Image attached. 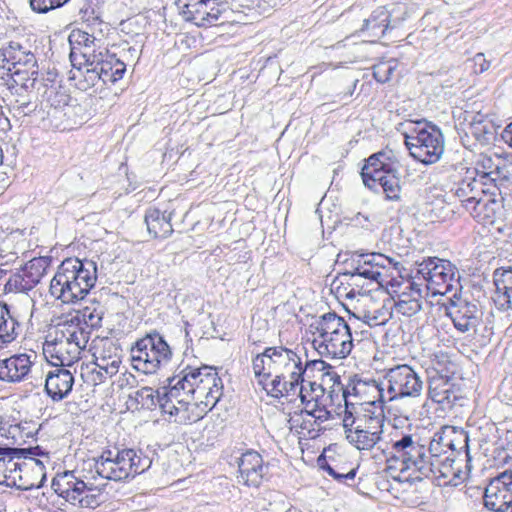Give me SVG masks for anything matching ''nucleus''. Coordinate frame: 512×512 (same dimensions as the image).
Returning a JSON list of instances; mask_svg holds the SVG:
<instances>
[{
	"instance_id": "obj_59",
	"label": "nucleus",
	"mask_w": 512,
	"mask_h": 512,
	"mask_svg": "<svg viewBox=\"0 0 512 512\" xmlns=\"http://www.w3.org/2000/svg\"><path fill=\"white\" fill-rule=\"evenodd\" d=\"M332 368L331 365L322 359L307 360L305 365L301 363V370L304 371V377H309V373L313 371L322 372V374Z\"/></svg>"
},
{
	"instance_id": "obj_63",
	"label": "nucleus",
	"mask_w": 512,
	"mask_h": 512,
	"mask_svg": "<svg viewBox=\"0 0 512 512\" xmlns=\"http://www.w3.org/2000/svg\"><path fill=\"white\" fill-rule=\"evenodd\" d=\"M322 468L335 480L343 483L354 480L356 476V469H350L347 472H339L330 465H326L325 467Z\"/></svg>"
},
{
	"instance_id": "obj_56",
	"label": "nucleus",
	"mask_w": 512,
	"mask_h": 512,
	"mask_svg": "<svg viewBox=\"0 0 512 512\" xmlns=\"http://www.w3.org/2000/svg\"><path fill=\"white\" fill-rule=\"evenodd\" d=\"M460 205L473 217H479L481 214V210L483 207L487 205L483 199L476 198L475 195L469 196V198H465L461 200Z\"/></svg>"
},
{
	"instance_id": "obj_39",
	"label": "nucleus",
	"mask_w": 512,
	"mask_h": 512,
	"mask_svg": "<svg viewBox=\"0 0 512 512\" xmlns=\"http://www.w3.org/2000/svg\"><path fill=\"white\" fill-rule=\"evenodd\" d=\"M471 467V456L467 448L460 452L459 459L450 456V470L453 474L450 479V485L458 486L466 482L469 478Z\"/></svg>"
},
{
	"instance_id": "obj_35",
	"label": "nucleus",
	"mask_w": 512,
	"mask_h": 512,
	"mask_svg": "<svg viewBox=\"0 0 512 512\" xmlns=\"http://www.w3.org/2000/svg\"><path fill=\"white\" fill-rule=\"evenodd\" d=\"M8 70L11 71L12 78V86L13 89L24 90L28 92L29 90H33L35 85L38 82V66L37 63L35 66L31 67H17L16 69H11L8 67Z\"/></svg>"
},
{
	"instance_id": "obj_57",
	"label": "nucleus",
	"mask_w": 512,
	"mask_h": 512,
	"mask_svg": "<svg viewBox=\"0 0 512 512\" xmlns=\"http://www.w3.org/2000/svg\"><path fill=\"white\" fill-rule=\"evenodd\" d=\"M365 264H368L371 267L378 268H386L387 266L392 264V259L381 254V253H370L362 256Z\"/></svg>"
},
{
	"instance_id": "obj_40",
	"label": "nucleus",
	"mask_w": 512,
	"mask_h": 512,
	"mask_svg": "<svg viewBox=\"0 0 512 512\" xmlns=\"http://www.w3.org/2000/svg\"><path fill=\"white\" fill-rule=\"evenodd\" d=\"M384 426V415L380 409L378 412L366 410L365 413L358 415L357 429H363L367 432L382 435Z\"/></svg>"
},
{
	"instance_id": "obj_19",
	"label": "nucleus",
	"mask_w": 512,
	"mask_h": 512,
	"mask_svg": "<svg viewBox=\"0 0 512 512\" xmlns=\"http://www.w3.org/2000/svg\"><path fill=\"white\" fill-rule=\"evenodd\" d=\"M238 467L239 482L249 487H259L268 472V466L264 465L262 456L255 451L242 454Z\"/></svg>"
},
{
	"instance_id": "obj_21",
	"label": "nucleus",
	"mask_w": 512,
	"mask_h": 512,
	"mask_svg": "<svg viewBox=\"0 0 512 512\" xmlns=\"http://www.w3.org/2000/svg\"><path fill=\"white\" fill-rule=\"evenodd\" d=\"M492 301L501 311L512 310V268H498L493 273Z\"/></svg>"
},
{
	"instance_id": "obj_58",
	"label": "nucleus",
	"mask_w": 512,
	"mask_h": 512,
	"mask_svg": "<svg viewBox=\"0 0 512 512\" xmlns=\"http://www.w3.org/2000/svg\"><path fill=\"white\" fill-rule=\"evenodd\" d=\"M222 10L220 9L219 4L216 0H212V3H209V8L206 10V14L204 16L205 20L202 22V27L217 25L218 20L221 17Z\"/></svg>"
},
{
	"instance_id": "obj_14",
	"label": "nucleus",
	"mask_w": 512,
	"mask_h": 512,
	"mask_svg": "<svg viewBox=\"0 0 512 512\" xmlns=\"http://www.w3.org/2000/svg\"><path fill=\"white\" fill-rule=\"evenodd\" d=\"M454 269L456 268L450 265V293L454 291L450 297V320L457 331L465 333L474 330L476 327L477 307L467 299H462V286L459 283L460 276L457 272V278L455 279Z\"/></svg>"
},
{
	"instance_id": "obj_11",
	"label": "nucleus",
	"mask_w": 512,
	"mask_h": 512,
	"mask_svg": "<svg viewBox=\"0 0 512 512\" xmlns=\"http://www.w3.org/2000/svg\"><path fill=\"white\" fill-rule=\"evenodd\" d=\"M404 135L410 155L423 164L436 163L444 152V137L435 125L417 122Z\"/></svg>"
},
{
	"instance_id": "obj_9",
	"label": "nucleus",
	"mask_w": 512,
	"mask_h": 512,
	"mask_svg": "<svg viewBox=\"0 0 512 512\" xmlns=\"http://www.w3.org/2000/svg\"><path fill=\"white\" fill-rule=\"evenodd\" d=\"M365 388L373 390L378 394L379 400L384 401V390L388 394V400L393 401L405 397H418L423 390V381L418 372L407 364H399L384 371L383 380L380 384L376 381L371 383L359 382L353 387L358 394Z\"/></svg>"
},
{
	"instance_id": "obj_7",
	"label": "nucleus",
	"mask_w": 512,
	"mask_h": 512,
	"mask_svg": "<svg viewBox=\"0 0 512 512\" xmlns=\"http://www.w3.org/2000/svg\"><path fill=\"white\" fill-rule=\"evenodd\" d=\"M151 464L152 459L142 450L113 448L94 459L93 467L101 478L122 481L145 472Z\"/></svg>"
},
{
	"instance_id": "obj_38",
	"label": "nucleus",
	"mask_w": 512,
	"mask_h": 512,
	"mask_svg": "<svg viewBox=\"0 0 512 512\" xmlns=\"http://www.w3.org/2000/svg\"><path fill=\"white\" fill-rule=\"evenodd\" d=\"M19 328L20 325L11 315L8 305L0 303V348L16 338Z\"/></svg>"
},
{
	"instance_id": "obj_10",
	"label": "nucleus",
	"mask_w": 512,
	"mask_h": 512,
	"mask_svg": "<svg viewBox=\"0 0 512 512\" xmlns=\"http://www.w3.org/2000/svg\"><path fill=\"white\" fill-rule=\"evenodd\" d=\"M399 162L392 150L371 155L363 166L361 176L365 186L375 189L380 185L388 200H399L401 193Z\"/></svg>"
},
{
	"instance_id": "obj_32",
	"label": "nucleus",
	"mask_w": 512,
	"mask_h": 512,
	"mask_svg": "<svg viewBox=\"0 0 512 512\" xmlns=\"http://www.w3.org/2000/svg\"><path fill=\"white\" fill-rule=\"evenodd\" d=\"M252 369L259 384H264L269 378L276 376L273 347H267L256 355L252 361Z\"/></svg>"
},
{
	"instance_id": "obj_15",
	"label": "nucleus",
	"mask_w": 512,
	"mask_h": 512,
	"mask_svg": "<svg viewBox=\"0 0 512 512\" xmlns=\"http://www.w3.org/2000/svg\"><path fill=\"white\" fill-rule=\"evenodd\" d=\"M406 15V8L402 5H396L392 10L383 6L378 7L364 20L360 31L374 42L383 37L389 29L396 28L405 20Z\"/></svg>"
},
{
	"instance_id": "obj_8",
	"label": "nucleus",
	"mask_w": 512,
	"mask_h": 512,
	"mask_svg": "<svg viewBox=\"0 0 512 512\" xmlns=\"http://www.w3.org/2000/svg\"><path fill=\"white\" fill-rule=\"evenodd\" d=\"M276 376L270 382V392L275 397L298 396L303 401L304 371L301 370V357L298 349L273 346Z\"/></svg>"
},
{
	"instance_id": "obj_46",
	"label": "nucleus",
	"mask_w": 512,
	"mask_h": 512,
	"mask_svg": "<svg viewBox=\"0 0 512 512\" xmlns=\"http://www.w3.org/2000/svg\"><path fill=\"white\" fill-rule=\"evenodd\" d=\"M499 157L500 154L497 153L492 155L480 154L476 161L475 171L483 177L492 179Z\"/></svg>"
},
{
	"instance_id": "obj_41",
	"label": "nucleus",
	"mask_w": 512,
	"mask_h": 512,
	"mask_svg": "<svg viewBox=\"0 0 512 512\" xmlns=\"http://www.w3.org/2000/svg\"><path fill=\"white\" fill-rule=\"evenodd\" d=\"M57 77V73L54 71H48L46 77L43 78L45 82L46 90L44 92V97L46 101L53 107L57 108L61 105H66L68 96L65 93H59L58 88L60 86L55 85V80Z\"/></svg>"
},
{
	"instance_id": "obj_45",
	"label": "nucleus",
	"mask_w": 512,
	"mask_h": 512,
	"mask_svg": "<svg viewBox=\"0 0 512 512\" xmlns=\"http://www.w3.org/2000/svg\"><path fill=\"white\" fill-rule=\"evenodd\" d=\"M83 493L76 500V505L85 508H96L102 502V493L101 490L97 487L88 486L85 483V487L83 488Z\"/></svg>"
},
{
	"instance_id": "obj_55",
	"label": "nucleus",
	"mask_w": 512,
	"mask_h": 512,
	"mask_svg": "<svg viewBox=\"0 0 512 512\" xmlns=\"http://www.w3.org/2000/svg\"><path fill=\"white\" fill-rule=\"evenodd\" d=\"M352 277H364L366 279H370L376 282H380V279L382 277V273L378 268H374L369 266L368 264H365L364 262L362 264H359L354 271L352 272Z\"/></svg>"
},
{
	"instance_id": "obj_6",
	"label": "nucleus",
	"mask_w": 512,
	"mask_h": 512,
	"mask_svg": "<svg viewBox=\"0 0 512 512\" xmlns=\"http://www.w3.org/2000/svg\"><path fill=\"white\" fill-rule=\"evenodd\" d=\"M90 331H84L65 320L50 331L43 344V353L53 366L69 367L80 359L89 341Z\"/></svg>"
},
{
	"instance_id": "obj_5",
	"label": "nucleus",
	"mask_w": 512,
	"mask_h": 512,
	"mask_svg": "<svg viewBox=\"0 0 512 512\" xmlns=\"http://www.w3.org/2000/svg\"><path fill=\"white\" fill-rule=\"evenodd\" d=\"M0 455H3L0 457V484L20 490H31L37 486L34 479L28 477V469L36 470V478L43 475L40 462H35L32 459L24 461L28 455L44 457L46 462H49V453L40 446L0 447Z\"/></svg>"
},
{
	"instance_id": "obj_64",
	"label": "nucleus",
	"mask_w": 512,
	"mask_h": 512,
	"mask_svg": "<svg viewBox=\"0 0 512 512\" xmlns=\"http://www.w3.org/2000/svg\"><path fill=\"white\" fill-rule=\"evenodd\" d=\"M442 191L437 187H433L430 191L431 205L434 209L443 210L446 204V195L441 193Z\"/></svg>"
},
{
	"instance_id": "obj_50",
	"label": "nucleus",
	"mask_w": 512,
	"mask_h": 512,
	"mask_svg": "<svg viewBox=\"0 0 512 512\" xmlns=\"http://www.w3.org/2000/svg\"><path fill=\"white\" fill-rule=\"evenodd\" d=\"M453 429V438L450 439V451L455 452L456 455L454 458H460V452L464 451L467 447V451L469 452L468 446V435L463 430H458L455 427H451Z\"/></svg>"
},
{
	"instance_id": "obj_43",
	"label": "nucleus",
	"mask_w": 512,
	"mask_h": 512,
	"mask_svg": "<svg viewBox=\"0 0 512 512\" xmlns=\"http://www.w3.org/2000/svg\"><path fill=\"white\" fill-rule=\"evenodd\" d=\"M313 419L308 410H301L300 413L294 414L290 418V428H300L299 433L306 431L309 437L314 438L322 429L316 423H313Z\"/></svg>"
},
{
	"instance_id": "obj_26",
	"label": "nucleus",
	"mask_w": 512,
	"mask_h": 512,
	"mask_svg": "<svg viewBox=\"0 0 512 512\" xmlns=\"http://www.w3.org/2000/svg\"><path fill=\"white\" fill-rule=\"evenodd\" d=\"M31 357V355L23 353L3 359L5 382L18 383L24 381L33 366Z\"/></svg>"
},
{
	"instance_id": "obj_42",
	"label": "nucleus",
	"mask_w": 512,
	"mask_h": 512,
	"mask_svg": "<svg viewBox=\"0 0 512 512\" xmlns=\"http://www.w3.org/2000/svg\"><path fill=\"white\" fill-rule=\"evenodd\" d=\"M347 440L358 450H370L381 440V435L363 429L349 430Z\"/></svg>"
},
{
	"instance_id": "obj_49",
	"label": "nucleus",
	"mask_w": 512,
	"mask_h": 512,
	"mask_svg": "<svg viewBox=\"0 0 512 512\" xmlns=\"http://www.w3.org/2000/svg\"><path fill=\"white\" fill-rule=\"evenodd\" d=\"M21 433V424H12L7 427H0V436L5 437L8 441L4 447L23 444V436Z\"/></svg>"
},
{
	"instance_id": "obj_17",
	"label": "nucleus",
	"mask_w": 512,
	"mask_h": 512,
	"mask_svg": "<svg viewBox=\"0 0 512 512\" xmlns=\"http://www.w3.org/2000/svg\"><path fill=\"white\" fill-rule=\"evenodd\" d=\"M86 66V72L91 81L99 79L105 84L117 82L126 72L125 63L108 51H99L93 62H89Z\"/></svg>"
},
{
	"instance_id": "obj_16",
	"label": "nucleus",
	"mask_w": 512,
	"mask_h": 512,
	"mask_svg": "<svg viewBox=\"0 0 512 512\" xmlns=\"http://www.w3.org/2000/svg\"><path fill=\"white\" fill-rule=\"evenodd\" d=\"M484 505L495 512H512V471L506 470L492 478L483 494Z\"/></svg>"
},
{
	"instance_id": "obj_18",
	"label": "nucleus",
	"mask_w": 512,
	"mask_h": 512,
	"mask_svg": "<svg viewBox=\"0 0 512 512\" xmlns=\"http://www.w3.org/2000/svg\"><path fill=\"white\" fill-rule=\"evenodd\" d=\"M50 265L47 257L33 258L8 280L6 287L17 292H28L45 276Z\"/></svg>"
},
{
	"instance_id": "obj_30",
	"label": "nucleus",
	"mask_w": 512,
	"mask_h": 512,
	"mask_svg": "<svg viewBox=\"0 0 512 512\" xmlns=\"http://www.w3.org/2000/svg\"><path fill=\"white\" fill-rule=\"evenodd\" d=\"M429 397L436 405L438 417H444L448 404V375L432 374L429 376Z\"/></svg>"
},
{
	"instance_id": "obj_60",
	"label": "nucleus",
	"mask_w": 512,
	"mask_h": 512,
	"mask_svg": "<svg viewBox=\"0 0 512 512\" xmlns=\"http://www.w3.org/2000/svg\"><path fill=\"white\" fill-rule=\"evenodd\" d=\"M27 459H32L34 460L35 462H40L42 465H40L42 467V474L41 476H39V478H36V470L34 468H30L28 469V477L30 479H34V481L36 482L37 486L35 488H39L42 486L45 478H46V464H49V462H46V458L44 457H40V456H33V455H28V457L26 459H24V461H27Z\"/></svg>"
},
{
	"instance_id": "obj_12",
	"label": "nucleus",
	"mask_w": 512,
	"mask_h": 512,
	"mask_svg": "<svg viewBox=\"0 0 512 512\" xmlns=\"http://www.w3.org/2000/svg\"><path fill=\"white\" fill-rule=\"evenodd\" d=\"M444 260L430 258L421 264L420 272L427 281L428 296L432 306V313L435 320L441 322L442 318L448 317V305L443 301L448 292L447 273Z\"/></svg>"
},
{
	"instance_id": "obj_28",
	"label": "nucleus",
	"mask_w": 512,
	"mask_h": 512,
	"mask_svg": "<svg viewBox=\"0 0 512 512\" xmlns=\"http://www.w3.org/2000/svg\"><path fill=\"white\" fill-rule=\"evenodd\" d=\"M147 343L138 339L131 348V362L134 369L144 374H154L161 368V360L146 350Z\"/></svg>"
},
{
	"instance_id": "obj_37",
	"label": "nucleus",
	"mask_w": 512,
	"mask_h": 512,
	"mask_svg": "<svg viewBox=\"0 0 512 512\" xmlns=\"http://www.w3.org/2000/svg\"><path fill=\"white\" fill-rule=\"evenodd\" d=\"M408 288L410 289L409 293L403 291L398 296L395 308L399 313L405 316H412L421 310V292L418 286L413 282H409Z\"/></svg>"
},
{
	"instance_id": "obj_54",
	"label": "nucleus",
	"mask_w": 512,
	"mask_h": 512,
	"mask_svg": "<svg viewBox=\"0 0 512 512\" xmlns=\"http://www.w3.org/2000/svg\"><path fill=\"white\" fill-rule=\"evenodd\" d=\"M69 0H29L33 11L37 13H47L50 10L59 8Z\"/></svg>"
},
{
	"instance_id": "obj_34",
	"label": "nucleus",
	"mask_w": 512,
	"mask_h": 512,
	"mask_svg": "<svg viewBox=\"0 0 512 512\" xmlns=\"http://www.w3.org/2000/svg\"><path fill=\"white\" fill-rule=\"evenodd\" d=\"M140 340L147 343L146 350L152 352L156 360H161V367L169 363L172 358V350L158 331L153 330Z\"/></svg>"
},
{
	"instance_id": "obj_2",
	"label": "nucleus",
	"mask_w": 512,
	"mask_h": 512,
	"mask_svg": "<svg viewBox=\"0 0 512 512\" xmlns=\"http://www.w3.org/2000/svg\"><path fill=\"white\" fill-rule=\"evenodd\" d=\"M443 425L439 432L435 433L429 446L431 454L430 463L425 460V448L415 441L411 435H404L392 444V455L387 460L388 470L399 472L394 479L403 482L421 480L423 476L431 477L439 487L448 486V455L446 449L445 430Z\"/></svg>"
},
{
	"instance_id": "obj_13",
	"label": "nucleus",
	"mask_w": 512,
	"mask_h": 512,
	"mask_svg": "<svg viewBox=\"0 0 512 512\" xmlns=\"http://www.w3.org/2000/svg\"><path fill=\"white\" fill-rule=\"evenodd\" d=\"M455 119V132L460 144L471 150L476 142L487 143L493 135V125L482 115H474L466 110L453 111ZM456 141V136L454 137Z\"/></svg>"
},
{
	"instance_id": "obj_31",
	"label": "nucleus",
	"mask_w": 512,
	"mask_h": 512,
	"mask_svg": "<svg viewBox=\"0 0 512 512\" xmlns=\"http://www.w3.org/2000/svg\"><path fill=\"white\" fill-rule=\"evenodd\" d=\"M0 52L3 61L12 66L11 69L35 66L37 62L34 54L25 50L18 42L11 41Z\"/></svg>"
},
{
	"instance_id": "obj_1",
	"label": "nucleus",
	"mask_w": 512,
	"mask_h": 512,
	"mask_svg": "<svg viewBox=\"0 0 512 512\" xmlns=\"http://www.w3.org/2000/svg\"><path fill=\"white\" fill-rule=\"evenodd\" d=\"M167 382L158 390L143 387L130 397L144 409L158 406L169 422L188 424L202 419L223 395L222 379L214 367L207 365H187Z\"/></svg>"
},
{
	"instance_id": "obj_22",
	"label": "nucleus",
	"mask_w": 512,
	"mask_h": 512,
	"mask_svg": "<svg viewBox=\"0 0 512 512\" xmlns=\"http://www.w3.org/2000/svg\"><path fill=\"white\" fill-rule=\"evenodd\" d=\"M104 308L99 302H93L90 305L78 310L74 315L66 317L64 320L84 331L88 329H98L102 325Z\"/></svg>"
},
{
	"instance_id": "obj_20",
	"label": "nucleus",
	"mask_w": 512,
	"mask_h": 512,
	"mask_svg": "<svg viewBox=\"0 0 512 512\" xmlns=\"http://www.w3.org/2000/svg\"><path fill=\"white\" fill-rule=\"evenodd\" d=\"M54 367L46 374L44 391L53 402H59L67 398L72 392L74 376L64 367Z\"/></svg>"
},
{
	"instance_id": "obj_25",
	"label": "nucleus",
	"mask_w": 512,
	"mask_h": 512,
	"mask_svg": "<svg viewBox=\"0 0 512 512\" xmlns=\"http://www.w3.org/2000/svg\"><path fill=\"white\" fill-rule=\"evenodd\" d=\"M70 43H74L77 46H73L70 53V59L73 65L75 66V60L77 56V51H79L80 56L84 59V64L87 65L89 62H93L98 52L96 51V42L98 41L96 37L88 32L82 30L73 31L69 36Z\"/></svg>"
},
{
	"instance_id": "obj_24",
	"label": "nucleus",
	"mask_w": 512,
	"mask_h": 512,
	"mask_svg": "<svg viewBox=\"0 0 512 512\" xmlns=\"http://www.w3.org/2000/svg\"><path fill=\"white\" fill-rule=\"evenodd\" d=\"M85 482L75 477L71 471L57 475L52 481L54 491L66 501L76 505V500L83 493Z\"/></svg>"
},
{
	"instance_id": "obj_23",
	"label": "nucleus",
	"mask_w": 512,
	"mask_h": 512,
	"mask_svg": "<svg viewBox=\"0 0 512 512\" xmlns=\"http://www.w3.org/2000/svg\"><path fill=\"white\" fill-rule=\"evenodd\" d=\"M10 91L11 96L8 99L9 112L13 118L23 122L26 117H30L36 112L38 108L37 101L34 99L32 90L28 92L24 90L17 91V89L10 87Z\"/></svg>"
},
{
	"instance_id": "obj_4",
	"label": "nucleus",
	"mask_w": 512,
	"mask_h": 512,
	"mask_svg": "<svg viewBox=\"0 0 512 512\" xmlns=\"http://www.w3.org/2000/svg\"><path fill=\"white\" fill-rule=\"evenodd\" d=\"M312 345L321 357L344 359L352 351L353 338L349 325L334 312L325 313L309 324Z\"/></svg>"
},
{
	"instance_id": "obj_33",
	"label": "nucleus",
	"mask_w": 512,
	"mask_h": 512,
	"mask_svg": "<svg viewBox=\"0 0 512 512\" xmlns=\"http://www.w3.org/2000/svg\"><path fill=\"white\" fill-rule=\"evenodd\" d=\"M209 3H212V0H178L177 7L186 21H191L202 27Z\"/></svg>"
},
{
	"instance_id": "obj_3",
	"label": "nucleus",
	"mask_w": 512,
	"mask_h": 512,
	"mask_svg": "<svg viewBox=\"0 0 512 512\" xmlns=\"http://www.w3.org/2000/svg\"><path fill=\"white\" fill-rule=\"evenodd\" d=\"M97 267L93 261L65 259L50 282V294L64 304L83 300L95 286Z\"/></svg>"
},
{
	"instance_id": "obj_47",
	"label": "nucleus",
	"mask_w": 512,
	"mask_h": 512,
	"mask_svg": "<svg viewBox=\"0 0 512 512\" xmlns=\"http://www.w3.org/2000/svg\"><path fill=\"white\" fill-rule=\"evenodd\" d=\"M492 181H506L512 180V155H500L497 161L496 169L492 176Z\"/></svg>"
},
{
	"instance_id": "obj_61",
	"label": "nucleus",
	"mask_w": 512,
	"mask_h": 512,
	"mask_svg": "<svg viewBox=\"0 0 512 512\" xmlns=\"http://www.w3.org/2000/svg\"><path fill=\"white\" fill-rule=\"evenodd\" d=\"M472 72L481 74L487 71L490 67V62L486 60L483 53H477L472 59L468 61Z\"/></svg>"
},
{
	"instance_id": "obj_27",
	"label": "nucleus",
	"mask_w": 512,
	"mask_h": 512,
	"mask_svg": "<svg viewBox=\"0 0 512 512\" xmlns=\"http://www.w3.org/2000/svg\"><path fill=\"white\" fill-rule=\"evenodd\" d=\"M308 385L312 392L319 391L322 396L327 392L331 402H334L335 398H339L340 395L342 398H348L350 395L348 389L344 388L340 381V376L333 367L322 374L320 384H317L314 381H309Z\"/></svg>"
},
{
	"instance_id": "obj_44",
	"label": "nucleus",
	"mask_w": 512,
	"mask_h": 512,
	"mask_svg": "<svg viewBox=\"0 0 512 512\" xmlns=\"http://www.w3.org/2000/svg\"><path fill=\"white\" fill-rule=\"evenodd\" d=\"M458 169V167H455V171ZM459 176L461 175L462 171H465L466 174H470V176L466 177L465 179L459 180L457 183L455 182V185H457L456 188L452 187L450 190L454 191V197L456 200H458L459 203H461V200H464L465 198H469V196L474 195V186L475 183L473 174V171H470V169L463 165L462 163L459 166Z\"/></svg>"
},
{
	"instance_id": "obj_51",
	"label": "nucleus",
	"mask_w": 512,
	"mask_h": 512,
	"mask_svg": "<svg viewBox=\"0 0 512 512\" xmlns=\"http://www.w3.org/2000/svg\"><path fill=\"white\" fill-rule=\"evenodd\" d=\"M430 375H448V353L443 350H438L434 353L431 360Z\"/></svg>"
},
{
	"instance_id": "obj_62",
	"label": "nucleus",
	"mask_w": 512,
	"mask_h": 512,
	"mask_svg": "<svg viewBox=\"0 0 512 512\" xmlns=\"http://www.w3.org/2000/svg\"><path fill=\"white\" fill-rule=\"evenodd\" d=\"M309 413L314 418L313 423H316L321 429H323V423L331 418V412L321 403L317 409L309 410Z\"/></svg>"
},
{
	"instance_id": "obj_53",
	"label": "nucleus",
	"mask_w": 512,
	"mask_h": 512,
	"mask_svg": "<svg viewBox=\"0 0 512 512\" xmlns=\"http://www.w3.org/2000/svg\"><path fill=\"white\" fill-rule=\"evenodd\" d=\"M236 8H244L249 11L255 10L259 14H264L269 12L275 6H267L268 5L265 0H231Z\"/></svg>"
},
{
	"instance_id": "obj_48",
	"label": "nucleus",
	"mask_w": 512,
	"mask_h": 512,
	"mask_svg": "<svg viewBox=\"0 0 512 512\" xmlns=\"http://www.w3.org/2000/svg\"><path fill=\"white\" fill-rule=\"evenodd\" d=\"M396 69L394 60L380 62L373 66V77L379 83H386Z\"/></svg>"
},
{
	"instance_id": "obj_52",
	"label": "nucleus",
	"mask_w": 512,
	"mask_h": 512,
	"mask_svg": "<svg viewBox=\"0 0 512 512\" xmlns=\"http://www.w3.org/2000/svg\"><path fill=\"white\" fill-rule=\"evenodd\" d=\"M345 401V414L343 417V427L345 429L346 436L349 434V430L353 431L357 429V419L358 415H360L357 411H355V406L353 403H350L348 398H343Z\"/></svg>"
},
{
	"instance_id": "obj_36",
	"label": "nucleus",
	"mask_w": 512,
	"mask_h": 512,
	"mask_svg": "<svg viewBox=\"0 0 512 512\" xmlns=\"http://www.w3.org/2000/svg\"><path fill=\"white\" fill-rule=\"evenodd\" d=\"M108 347L98 350L95 356V365L97 368L105 371L108 375H115L118 373L121 358L118 353V348L112 343H107Z\"/></svg>"
},
{
	"instance_id": "obj_29",
	"label": "nucleus",
	"mask_w": 512,
	"mask_h": 512,
	"mask_svg": "<svg viewBox=\"0 0 512 512\" xmlns=\"http://www.w3.org/2000/svg\"><path fill=\"white\" fill-rule=\"evenodd\" d=\"M171 213L162 212L157 208H149L145 213L147 230L155 238H167L173 232Z\"/></svg>"
}]
</instances>
